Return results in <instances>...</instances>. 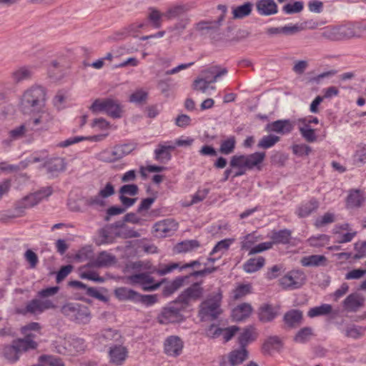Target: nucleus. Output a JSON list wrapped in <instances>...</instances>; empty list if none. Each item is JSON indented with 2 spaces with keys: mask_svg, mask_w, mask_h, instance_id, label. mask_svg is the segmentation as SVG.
<instances>
[{
  "mask_svg": "<svg viewBox=\"0 0 366 366\" xmlns=\"http://www.w3.org/2000/svg\"><path fill=\"white\" fill-rule=\"evenodd\" d=\"M46 102V89L34 84L26 89L20 99L19 105L24 113L30 114L40 112Z\"/></svg>",
  "mask_w": 366,
  "mask_h": 366,
  "instance_id": "1",
  "label": "nucleus"
},
{
  "mask_svg": "<svg viewBox=\"0 0 366 366\" xmlns=\"http://www.w3.org/2000/svg\"><path fill=\"white\" fill-rule=\"evenodd\" d=\"M33 335H27L23 339L14 340L10 345H6L2 350L4 357L9 362H15L19 359L22 352L34 350L37 343L34 340Z\"/></svg>",
  "mask_w": 366,
  "mask_h": 366,
  "instance_id": "2",
  "label": "nucleus"
},
{
  "mask_svg": "<svg viewBox=\"0 0 366 366\" xmlns=\"http://www.w3.org/2000/svg\"><path fill=\"white\" fill-rule=\"evenodd\" d=\"M61 313L70 320L78 324H87L91 320V313L87 306L76 302L64 304L61 308Z\"/></svg>",
  "mask_w": 366,
  "mask_h": 366,
  "instance_id": "3",
  "label": "nucleus"
},
{
  "mask_svg": "<svg viewBox=\"0 0 366 366\" xmlns=\"http://www.w3.org/2000/svg\"><path fill=\"white\" fill-rule=\"evenodd\" d=\"M222 295L217 292L209 295L200 305L199 315L202 320H215L221 314L220 308Z\"/></svg>",
  "mask_w": 366,
  "mask_h": 366,
  "instance_id": "4",
  "label": "nucleus"
},
{
  "mask_svg": "<svg viewBox=\"0 0 366 366\" xmlns=\"http://www.w3.org/2000/svg\"><path fill=\"white\" fill-rule=\"evenodd\" d=\"M89 109L94 114L104 112L114 119L120 118L123 112L120 103L111 98L97 99Z\"/></svg>",
  "mask_w": 366,
  "mask_h": 366,
  "instance_id": "5",
  "label": "nucleus"
},
{
  "mask_svg": "<svg viewBox=\"0 0 366 366\" xmlns=\"http://www.w3.org/2000/svg\"><path fill=\"white\" fill-rule=\"evenodd\" d=\"M265 152H254L247 155H234L229 162L230 167L244 166L247 169H261V164L265 158Z\"/></svg>",
  "mask_w": 366,
  "mask_h": 366,
  "instance_id": "6",
  "label": "nucleus"
},
{
  "mask_svg": "<svg viewBox=\"0 0 366 366\" xmlns=\"http://www.w3.org/2000/svg\"><path fill=\"white\" fill-rule=\"evenodd\" d=\"M128 282L139 285L144 291H153L159 287L161 283L156 282L150 272H139L127 277Z\"/></svg>",
  "mask_w": 366,
  "mask_h": 366,
  "instance_id": "7",
  "label": "nucleus"
},
{
  "mask_svg": "<svg viewBox=\"0 0 366 366\" xmlns=\"http://www.w3.org/2000/svg\"><path fill=\"white\" fill-rule=\"evenodd\" d=\"M178 303H174L169 307L163 308L162 312L157 317L158 322L162 325H167L169 323L180 322L183 320L184 317L181 311L184 308L177 306Z\"/></svg>",
  "mask_w": 366,
  "mask_h": 366,
  "instance_id": "8",
  "label": "nucleus"
},
{
  "mask_svg": "<svg viewBox=\"0 0 366 366\" xmlns=\"http://www.w3.org/2000/svg\"><path fill=\"white\" fill-rule=\"evenodd\" d=\"M203 288L200 283L195 282L184 290L177 298L176 303L182 305V307H187L192 302L197 301L203 295Z\"/></svg>",
  "mask_w": 366,
  "mask_h": 366,
  "instance_id": "9",
  "label": "nucleus"
},
{
  "mask_svg": "<svg viewBox=\"0 0 366 366\" xmlns=\"http://www.w3.org/2000/svg\"><path fill=\"white\" fill-rule=\"evenodd\" d=\"M305 279V274L303 272L292 270L280 280V284L284 289L295 290L304 285Z\"/></svg>",
  "mask_w": 366,
  "mask_h": 366,
  "instance_id": "10",
  "label": "nucleus"
},
{
  "mask_svg": "<svg viewBox=\"0 0 366 366\" xmlns=\"http://www.w3.org/2000/svg\"><path fill=\"white\" fill-rule=\"evenodd\" d=\"M56 305L51 300H41V298H35L29 301L25 308L23 310L24 315L31 314L34 315H40L44 311L54 309Z\"/></svg>",
  "mask_w": 366,
  "mask_h": 366,
  "instance_id": "11",
  "label": "nucleus"
},
{
  "mask_svg": "<svg viewBox=\"0 0 366 366\" xmlns=\"http://www.w3.org/2000/svg\"><path fill=\"white\" fill-rule=\"evenodd\" d=\"M307 316L310 318L328 316L330 320H335L341 316V310L339 308L334 309L330 304H322L320 306L310 308L307 312Z\"/></svg>",
  "mask_w": 366,
  "mask_h": 366,
  "instance_id": "12",
  "label": "nucleus"
},
{
  "mask_svg": "<svg viewBox=\"0 0 366 366\" xmlns=\"http://www.w3.org/2000/svg\"><path fill=\"white\" fill-rule=\"evenodd\" d=\"M155 235L159 237H165L172 235L178 229V223L172 219H166L154 224Z\"/></svg>",
  "mask_w": 366,
  "mask_h": 366,
  "instance_id": "13",
  "label": "nucleus"
},
{
  "mask_svg": "<svg viewBox=\"0 0 366 366\" xmlns=\"http://www.w3.org/2000/svg\"><path fill=\"white\" fill-rule=\"evenodd\" d=\"M184 342L182 339L176 335L167 337L164 342V351L165 354L171 357H177L182 352Z\"/></svg>",
  "mask_w": 366,
  "mask_h": 366,
  "instance_id": "14",
  "label": "nucleus"
},
{
  "mask_svg": "<svg viewBox=\"0 0 366 366\" xmlns=\"http://www.w3.org/2000/svg\"><path fill=\"white\" fill-rule=\"evenodd\" d=\"M108 353L109 362L117 366L122 365L128 357V350L122 344L111 346Z\"/></svg>",
  "mask_w": 366,
  "mask_h": 366,
  "instance_id": "15",
  "label": "nucleus"
},
{
  "mask_svg": "<svg viewBox=\"0 0 366 366\" xmlns=\"http://www.w3.org/2000/svg\"><path fill=\"white\" fill-rule=\"evenodd\" d=\"M196 7L195 2L189 1L184 4H174L170 6L164 13V16L168 19L179 18Z\"/></svg>",
  "mask_w": 366,
  "mask_h": 366,
  "instance_id": "16",
  "label": "nucleus"
},
{
  "mask_svg": "<svg viewBox=\"0 0 366 366\" xmlns=\"http://www.w3.org/2000/svg\"><path fill=\"white\" fill-rule=\"evenodd\" d=\"M51 194V189L50 187L44 188L23 198L19 203L20 206L23 208L32 207Z\"/></svg>",
  "mask_w": 366,
  "mask_h": 366,
  "instance_id": "17",
  "label": "nucleus"
},
{
  "mask_svg": "<svg viewBox=\"0 0 366 366\" xmlns=\"http://www.w3.org/2000/svg\"><path fill=\"white\" fill-rule=\"evenodd\" d=\"M294 125L289 119H280L268 123L265 127V130L268 132H275L280 134L290 133L293 129Z\"/></svg>",
  "mask_w": 366,
  "mask_h": 366,
  "instance_id": "18",
  "label": "nucleus"
},
{
  "mask_svg": "<svg viewBox=\"0 0 366 366\" xmlns=\"http://www.w3.org/2000/svg\"><path fill=\"white\" fill-rule=\"evenodd\" d=\"M255 6L261 16H271L278 12V6L274 0H257Z\"/></svg>",
  "mask_w": 366,
  "mask_h": 366,
  "instance_id": "19",
  "label": "nucleus"
},
{
  "mask_svg": "<svg viewBox=\"0 0 366 366\" xmlns=\"http://www.w3.org/2000/svg\"><path fill=\"white\" fill-rule=\"evenodd\" d=\"M366 36V25L359 22L345 24V38Z\"/></svg>",
  "mask_w": 366,
  "mask_h": 366,
  "instance_id": "20",
  "label": "nucleus"
},
{
  "mask_svg": "<svg viewBox=\"0 0 366 366\" xmlns=\"http://www.w3.org/2000/svg\"><path fill=\"white\" fill-rule=\"evenodd\" d=\"M200 264L201 263L199 260H194L189 263H186L182 265H180L179 263L173 262L167 265H161L156 271L158 274L163 276L172 272L174 269L177 268L182 271L187 268L199 267Z\"/></svg>",
  "mask_w": 366,
  "mask_h": 366,
  "instance_id": "21",
  "label": "nucleus"
},
{
  "mask_svg": "<svg viewBox=\"0 0 366 366\" xmlns=\"http://www.w3.org/2000/svg\"><path fill=\"white\" fill-rule=\"evenodd\" d=\"M365 196L360 189H351L349 191L346 199V207L347 209H357L363 204Z\"/></svg>",
  "mask_w": 366,
  "mask_h": 366,
  "instance_id": "22",
  "label": "nucleus"
},
{
  "mask_svg": "<svg viewBox=\"0 0 366 366\" xmlns=\"http://www.w3.org/2000/svg\"><path fill=\"white\" fill-rule=\"evenodd\" d=\"M280 307L269 304H264L259 309V319L262 322L272 321L279 314Z\"/></svg>",
  "mask_w": 366,
  "mask_h": 366,
  "instance_id": "23",
  "label": "nucleus"
},
{
  "mask_svg": "<svg viewBox=\"0 0 366 366\" xmlns=\"http://www.w3.org/2000/svg\"><path fill=\"white\" fill-rule=\"evenodd\" d=\"M227 74L226 68L219 65L211 66L202 71V76L211 84L214 83L219 78Z\"/></svg>",
  "mask_w": 366,
  "mask_h": 366,
  "instance_id": "24",
  "label": "nucleus"
},
{
  "mask_svg": "<svg viewBox=\"0 0 366 366\" xmlns=\"http://www.w3.org/2000/svg\"><path fill=\"white\" fill-rule=\"evenodd\" d=\"M117 262L116 257L106 251L101 252L91 262L96 267H108L114 264Z\"/></svg>",
  "mask_w": 366,
  "mask_h": 366,
  "instance_id": "25",
  "label": "nucleus"
},
{
  "mask_svg": "<svg viewBox=\"0 0 366 366\" xmlns=\"http://www.w3.org/2000/svg\"><path fill=\"white\" fill-rule=\"evenodd\" d=\"M97 337L99 340V342L102 344H106L109 342L122 343V335L120 332L117 330L107 328L102 330L98 335Z\"/></svg>",
  "mask_w": 366,
  "mask_h": 366,
  "instance_id": "26",
  "label": "nucleus"
},
{
  "mask_svg": "<svg viewBox=\"0 0 366 366\" xmlns=\"http://www.w3.org/2000/svg\"><path fill=\"white\" fill-rule=\"evenodd\" d=\"M302 312L299 310H291L285 314L283 320L288 327L295 328L302 324Z\"/></svg>",
  "mask_w": 366,
  "mask_h": 366,
  "instance_id": "27",
  "label": "nucleus"
},
{
  "mask_svg": "<svg viewBox=\"0 0 366 366\" xmlns=\"http://www.w3.org/2000/svg\"><path fill=\"white\" fill-rule=\"evenodd\" d=\"M44 167H46L48 172L51 174H57L63 172L66 169L65 159L61 157H54L46 159L44 162Z\"/></svg>",
  "mask_w": 366,
  "mask_h": 366,
  "instance_id": "28",
  "label": "nucleus"
},
{
  "mask_svg": "<svg viewBox=\"0 0 366 366\" xmlns=\"http://www.w3.org/2000/svg\"><path fill=\"white\" fill-rule=\"evenodd\" d=\"M365 299L360 295L354 293L345 300V310L356 312L363 306Z\"/></svg>",
  "mask_w": 366,
  "mask_h": 366,
  "instance_id": "29",
  "label": "nucleus"
},
{
  "mask_svg": "<svg viewBox=\"0 0 366 366\" xmlns=\"http://www.w3.org/2000/svg\"><path fill=\"white\" fill-rule=\"evenodd\" d=\"M107 135L108 134H98L89 137H73L61 142L60 143H59L58 146L60 147H67L71 144L78 143L83 140H89L92 142H101L104 140L107 137Z\"/></svg>",
  "mask_w": 366,
  "mask_h": 366,
  "instance_id": "30",
  "label": "nucleus"
},
{
  "mask_svg": "<svg viewBox=\"0 0 366 366\" xmlns=\"http://www.w3.org/2000/svg\"><path fill=\"white\" fill-rule=\"evenodd\" d=\"M51 121V115L48 112H41L38 117L31 119L28 124L32 125L34 129H47Z\"/></svg>",
  "mask_w": 366,
  "mask_h": 366,
  "instance_id": "31",
  "label": "nucleus"
},
{
  "mask_svg": "<svg viewBox=\"0 0 366 366\" xmlns=\"http://www.w3.org/2000/svg\"><path fill=\"white\" fill-rule=\"evenodd\" d=\"M252 312V307L249 303H242L232 310V316L234 320L239 322L249 317Z\"/></svg>",
  "mask_w": 366,
  "mask_h": 366,
  "instance_id": "32",
  "label": "nucleus"
},
{
  "mask_svg": "<svg viewBox=\"0 0 366 366\" xmlns=\"http://www.w3.org/2000/svg\"><path fill=\"white\" fill-rule=\"evenodd\" d=\"M173 149L174 146L159 144L154 150V159L162 164L167 163L172 158L171 151Z\"/></svg>",
  "mask_w": 366,
  "mask_h": 366,
  "instance_id": "33",
  "label": "nucleus"
},
{
  "mask_svg": "<svg viewBox=\"0 0 366 366\" xmlns=\"http://www.w3.org/2000/svg\"><path fill=\"white\" fill-rule=\"evenodd\" d=\"M291 231L287 229H284L279 231L274 230L272 232L269 236L270 239H272L270 243H272V245L277 244H288L291 239Z\"/></svg>",
  "mask_w": 366,
  "mask_h": 366,
  "instance_id": "34",
  "label": "nucleus"
},
{
  "mask_svg": "<svg viewBox=\"0 0 366 366\" xmlns=\"http://www.w3.org/2000/svg\"><path fill=\"white\" fill-rule=\"evenodd\" d=\"M253 8L252 3L247 1L244 3L242 5L232 7V19H242L248 16L252 13Z\"/></svg>",
  "mask_w": 366,
  "mask_h": 366,
  "instance_id": "35",
  "label": "nucleus"
},
{
  "mask_svg": "<svg viewBox=\"0 0 366 366\" xmlns=\"http://www.w3.org/2000/svg\"><path fill=\"white\" fill-rule=\"evenodd\" d=\"M248 357V352L246 348H242L232 351L229 356V363L231 366H236L242 364Z\"/></svg>",
  "mask_w": 366,
  "mask_h": 366,
  "instance_id": "36",
  "label": "nucleus"
},
{
  "mask_svg": "<svg viewBox=\"0 0 366 366\" xmlns=\"http://www.w3.org/2000/svg\"><path fill=\"white\" fill-rule=\"evenodd\" d=\"M318 202L312 199L302 204L296 210V214L301 218L309 216L312 212L318 208Z\"/></svg>",
  "mask_w": 366,
  "mask_h": 366,
  "instance_id": "37",
  "label": "nucleus"
},
{
  "mask_svg": "<svg viewBox=\"0 0 366 366\" xmlns=\"http://www.w3.org/2000/svg\"><path fill=\"white\" fill-rule=\"evenodd\" d=\"M265 263V259L262 257L257 258H250L243 264V269L247 273H253L260 269Z\"/></svg>",
  "mask_w": 366,
  "mask_h": 366,
  "instance_id": "38",
  "label": "nucleus"
},
{
  "mask_svg": "<svg viewBox=\"0 0 366 366\" xmlns=\"http://www.w3.org/2000/svg\"><path fill=\"white\" fill-rule=\"evenodd\" d=\"M115 296L122 301L130 300L136 302L137 292L127 287H119L114 291Z\"/></svg>",
  "mask_w": 366,
  "mask_h": 366,
  "instance_id": "39",
  "label": "nucleus"
},
{
  "mask_svg": "<svg viewBox=\"0 0 366 366\" xmlns=\"http://www.w3.org/2000/svg\"><path fill=\"white\" fill-rule=\"evenodd\" d=\"M313 329L310 327L301 328L294 337V341L300 344H305L314 336Z\"/></svg>",
  "mask_w": 366,
  "mask_h": 366,
  "instance_id": "40",
  "label": "nucleus"
},
{
  "mask_svg": "<svg viewBox=\"0 0 366 366\" xmlns=\"http://www.w3.org/2000/svg\"><path fill=\"white\" fill-rule=\"evenodd\" d=\"M33 71L31 69L23 66L17 69L12 73V79L14 82L19 83L31 79Z\"/></svg>",
  "mask_w": 366,
  "mask_h": 366,
  "instance_id": "41",
  "label": "nucleus"
},
{
  "mask_svg": "<svg viewBox=\"0 0 366 366\" xmlns=\"http://www.w3.org/2000/svg\"><path fill=\"white\" fill-rule=\"evenodd\" d=\"M222 24L219 22L217 20L216 21H201L196 24L195 29L197 31H212L216 32L219 30L220 26Z\"/></svg>",
  "mask_w": 366,
  "mask_h": 366,
  "instance_id": "42",
  "label": "nucleus"
},
{
  "mask_svg": "<svg viewBox=\"0 0 366 366\" xmlns=\"http://www.w3.org/2000/svg\"><path fill=\"white\" fill-rule=\"evenodd\" d=\"M162 16H164V14H162L157 8L149 7L148 9L147 18L154 28L159 29L161 27Z\"/></svg>",
  "mask_w": 366,
  "mask_h": 366,
  "instance_id": "43",
  "label": "nucleus"
},
{
  "mask_svg": "<svg viewBox=\"0 0 366 366\" xmlns=\"http://www.w3.org/2000/svg\"><path fill=\"white\" fill-rule=\"evenodd\" d=\"M353 164L361 167L366 163V145H358L352 156Z\"/></svg>",
  "mask_w": 366,
  "mask_h": 366,
  "instance_id": "44",
  "label": "nucleus"
},
{
  "mask_svg": "<svg viewBox=\"0 0 366 366\" xmlns=\"http://www.w3.org/2000/svg\"><path fill=\"white\" fill-rule=\"evenodd\" d=\"M199 242L197 240H186L177 244L176 249L179 253L187 252L199 247Z\"/></svg>",
  "mask_w": 366,
  "mask_h": 366,
  "instance_id": "45",
  "label": "nucleus"
},
{
  "mask_svg": "<svg viewBox=\"0 0 366 366\" xmlns=\"http://www.w3.org/2000/svg\"><path fill=\"white\" fill-rule=\"evenodd\" d=\"M325 260L323 255H310L302 259L301 263L305 267L319 266Z\"/></svg>",
  "mask_w": 366,
  "mask_h": 366,
  "instance_id": "46",
  "label": "nucleus"
},
{
  "mask_svg": "<svg viewBox=\"0 0 366 366\" xmlns=\"http://www.w3.org/2000/svg\"><path fill=\"white\" fill-rule=\"evenodd\" d=\"M304 9V3L301 1L292 4H286L282 6V12L285 14H294L301 12Z\"/></svg>",
  "mask_w": 366,
  "mask_h": 366,
  "instance_id": "47",
  "label": "nucleus"
},
{
  "mask_svg": "<svg viewBox=\"0 0 366 366\" xmlns=\"http://www.w3.org/2000/svg\"><path fill=\"white\" fill-rule=\"evenodd\" d=\"M280 138L277 136L269 134L264 136L258 142L257 147L261 149H269L273 147L280 141Z\"/></svg>",
  "mask_w": 366,
  "mask_h": 366,
  "instance_id": "48",
  "label": "nucleus"
},
{
  "mask_svg": "<svg viewBox=\"0 0 366 366\" xmlns=\"http://www.w3.org/2000/svg\"><path fill=\"white\" fill-rule=\"evenodd\" d=\"M39 360L42 366H65L61 359L56 356L44 355Z\"/></svg>",
  "mask_w": 366,
  "mask_h": 366,
  "instance_id": "49",
  "label": "nucleus"
},
{
  "mask_svg": "<svg viewBox=\"0 0 366 366\" xmlns=\"http://www.w3.org/2000/svg\"><path fill=\"white\" fill-rule=\"evenodd\" d=\"M255 339L253 330L250 328H246L239 337L240 347L245 348L246 345Z\"/></svg>",
  "mask_w": 366,
  "mask_h": 366,
  "instance_id": "50",
  "label": "nucleus"
},
{
  "mask_svg": "<svg viewBox=\"0 0 366 366\" xmlns=\"http://www.w3.org/2000/svg\"><path fill=\"white\" fill-rule=\"evenodd\" d=\"M330 240L329 236L326 234H319L317 236H312L308 239V242L310 246L315 247H324L328 244Z\"/></svg>",
  "mask_w": 366,
  "mask_h": 366,
  "instance_id": "51",
  "label": "nucleus"
},
{
  "mask_svg": "<svg viewBox=\"0 0 366 366\" xmlns=\"http://www.w3.org/2000/svg\"><path fill=\"white\" fill-rule=\"evenodd\" d=\"M235 144L234 137H230L221 143L219 152L223 154H229L234 152Z\"/></svg>",
  "mask_w": 366,
  "mask_h": 366,
  "instance_id": "52",
  "label": "nucleus"
},
{
  "mask_svg": "<svg viewBox=\"0 0 366 366\" xmlns=\"http://www.w3.org/2000/svg\"><path fill=\"white\" fill-rule=\"evenodd\" d=\"M158 301V296L157 295H141L138 293L136 302L142 303L147 307L154 305Z\"/></svg>",
  "mask_w": 366,
  "mask_h": 366,
  "instance_id": "53",
  "label": "nucleus"
},
{
  "mask_svg": "<svg viewBox=\"0 0 366 366\" xmlns=\"http://www.w3.org/2000/svg\"><path fill=\"white\" fill-rule=\"evenodd\" d=\"M366 256V249L362 247L361 242H357L355 244L354 253L345 252V259H348L350 258L360 259Z\"/></svg>",
  "mask_w": 366,
  "mask_h": 366,
  "instance_id": "54",
  "label": "nucleus"
},
{
  "mask_svg": "<svg viewBox=\"0 0 366 366\" xmlns=\"http://www.w3.org/2000/svg\"><path fill=\"white\" fill-rule=\"evenodd\" d=\"M232 241L228 239H225L219 241L217 243V244L213 247L212 252H210V256L214 255L215 254L219 253L218 258L221 257V255L228 249L230 246Z\"/></svg>",
  "mask_w": 366,
  "mask_h": 366,
  "instance_id": "55",
  "label": "nucleus"
},
{
  "mask_svg": "<svg viewBox=\"0 0 366 366\" xmlns=\"http://www.w3.org/2000/svg\"><path fill=\"white\" fill-rule=\"evenodd\" d=\"M280 340L277 336L268 337L263 344L262 349L264 352H270L272 350L278 349L280 346Z\"/></svg>",
  "mask_w": 366,
  "mask_h": 366,
  "instance_id": "56",
  "label": "nucleus"
},
{
  "mask_svg": "<svg viewBox=\"0 0 366 366\" xmlns=\"http://www.w3.org/2000/svg\"><path fill=\"white\" fill-rule=\"evenodd\" d=\"M84 204L86 206L97 208L104 207L106 203L104 199L98 193L95 196H92L85 198Z\"/></svg>",
  "mask_w": 366,
  "mask_h": 366,
  "instance_id": "57",
  "label": "nucleus"
},
{
  "mask_svg": "<svg viewBox=\"0 0 366 366\" xmlns=\"http://www.w3.org/2000/svg\"><path fill=\"white\" fill-rule=\"evenodd\" d=\"M335 221V216L332 213H325L324 215L316 219L315 225L316 227H322L331 224Z\"/></svg>",
  "mask_w": 366,
  "mask_h": 366,
  "instance_id": "58",
  "label": "nucleus"
},
{
  "mask_svg": "<svg viewBox=\"0 0 366 366\" xmlns=\"http://www.w3.org/2000/svg\"><path fill=\"white\" fill-rule=\"evenodd\" d=\"M300 132L302 137L308 142H314L317 140V136L313 129L309 125L300 127Z\"/></svg>",
  "mask_w": 366,
  "mask_h": 366,
  "instance_id": "59",
  "label": "nucleus"
},
{
  "mask_svg": "<svg viewBox=\"0 0 366 366\" xmlns=\"http://www.w3.org/2000/svg\"><path fill=\"white\" fill-rule=\"evenodd\" d=\"M322 36L331 40H338L342 37L340 27H328L323 32Z\"/></svg>",
  "mask_w": 366,
  "mask_h": 366,
  "instance_id": "60",
  "label": "nucleus"
},
{
  "mask_svg": "<svg viewBox=\"0 0 366 366\" xmlns=\"http://www.w3.org/2000/svg\"><path fill=\"white\" fill-rule=\"evenodd\" d=\"M69 343L70 352H81L85 349L84 341L81 338H73Z\"/></svg>",
  "mask_w": 366,
  "mask_h": 366,
  "instance_id": "61",
  "label": "nucleus"
},
{
  "mask_svg": "<svg viewBox=\"0 0 366 366\" xmlns=\"http://www.w3.org/2000/svg\"><path fill=\"white\" fill-rule=\"evenodd\" d=\"M27 132L26 124H21L9 132V138L11 141L17 140L22 138Z\"/></svg>",
  "mask_w": 366,
  "mask_h": 366,
  "instance_id": "62",
  "label": "nucleus"
},
{
  "mask_svg": "<svg viewBox=\"0 0 366 366\" xmlns=\"http://www.w3.org/2000/svg\"><path fill=\"white\" fill-rule=\"evenodd\" d=\"M209 188L199 189L194 194L192 195V201L188 205H192L203 201L209 193Z\"/></svg>",
  "mask_w": 366,
  "mask_h": 366,
  "instance_id": "63",
  "label": "nucleus"
},
{
  "mask_svg": "<svg viewBox=\"0 0 366 366\" xmlns=\"http://www.w3.org/2000/svg\"><path fill=\"white\" fill-rule=\"evenodd\" d=\"M147 97L148 93L141 89L137 90L132 94H131L129 99L132 102L140 104L145 102L147 99Z\"/></svg>",
  "mask_w": 366,
  "mask_h": 366,
  "instance_id": "64",
  "label": "nucleus"
}]
</instances>
